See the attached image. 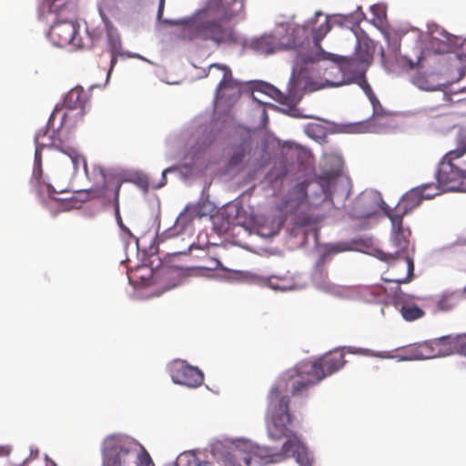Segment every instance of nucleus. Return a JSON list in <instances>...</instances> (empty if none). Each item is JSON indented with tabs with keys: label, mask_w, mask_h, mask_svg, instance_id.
Masks as SVG:
<instances>
[{
	"label": "nucleus",
	"mask_w": 466,
	"mask_h": 466,
	"mask_svg": "<svg viewBox=\"0 0 466 466\" xmlns=\"http://www.w3.org/2000/svg\"><path fill=\"white\" fill-rule=\"evenodd\" d=\"M309 389L295 368L286 370L271 386L267 396L266 418L268 433L272 440L294 434L289 425L292 422L289 411L290 397L307 395Z\"/></svg>",
	"instance_id": "f257e3e1"
},
{
	"label": "nucleus",
	"mask_w": 466,
	"mask_h": 466,
	"mask_svg": "<svg viewBox=\"0 0 466 466\" xmlns=\"http://www.w3.org/2000/svg\"><path fill=\"white\" fill-rule=\"evenodd\" d=\"M163 23L171 26H180L177 35L187 41H212L217 45L236 41L234 31L221 20L209 19L205 13H198L182 19H165Z\"/></svg>",
	"instance_id": "f03ea898"
},
{
	"label": "nucleus",
	"mask_w": 466,
	"mask_h": 466,
	"mask_svg": "<svg viewBox=\"0 0 466 466\" xmlns=\"http://www.w3.org/2000/svg\"><path fill=\"white\" fill-rule=\"evenodd\" d=\"M287 441L283 443L281 449L277 451L272 447H255L252 454L249 455L258 458L262 463H279L289 457H293L299 466H313L315 459L313 454L308 450L297 434H290L286 437Z\"/></svg>",
	"instance_id": "7ed1b4c3"
},
{
	"label": "nucleus",
	"mask_w": 466,
	"mask_h": 466,
	"mask_svg": "<svg viewBox=\"0 0 466 466\" xmlns=\"http://www.w3.org/2000/svg\"><path fill=\"white\" fill-rule=\"evenodd\" d=\"M51 13L57 15V20L51 26L48 37L54 46L58 47L70 46L72 49L82 48L83 42L79 36V25L70 19L60 17L70 11L66 0H53L49 5Z\"/></svg>",
	"instance_id": "20e7f679"
},
{
	"label": "nucleus",
	"mask_w": 466,
	"mask_h": 466,
	"mask_svg": "<svg viewBox=\"0 0 466 466\" xmlns=\"http://www.w3.org/2000/svg\"><path fill=\"white\" fill-rule=\"evenodd\" d=\"M466 153V142L461 141L458 147L449 151L440 163L437 173L439 190L455 191L466 182V162L461 158Z\"/></svg>",
	"instance_id": "39448f33"
},
{
	"label": "nucleus",
	"mask_w": 466,
	"mask_h": 466,
	"mask_svg": "<svg viewBox=\"0 0 466 466\" xmlns=\"http://www.w3.org/2000/svg\"><path fill=\"white\" fill-rule=\"evenodd\" d=\"M345 363L344 352L341 350H334L314 362H302L294 368L302 377L308 388L310 389L327 376L338 371Z\"/></svg>",
	"instance_id": "423d86ee"
},
{
	"label": "nucleus",
	"mask_w": 466,
	"mask_h": 466,
	"mask_svg": "<svg viewBox=\"0 0 466 466\" xmlns=\"http://www.w3.org/2000/svg\"><path fill=\"white\" fill-rule=\"evenodd\" d=\"M391 222L390 242L394 248L393 255L400 258L393 265L394 268L400 264L408 270L406 277L401 276V280H408L414 270V248L410 247L411 231L409 227H404L403 218L396 214L383 212Z\"/></svg>",
	"instance_id": "0eeeda50"
},
{
	"label": "nucleus",
	"mask_w": 466,
	"mask_h": 466,
	"mask_svg": "<svg viewBox=\"0 0 466 466\" xmlns=\"http://www.w3.org/2000/svg\"><path fill=\"white\" fill-rule=\"evenodd\" d=\"M88 179L94 181V187L88 190L78 191L82 200L86 201L91 198H106L107 191L113 189L116 201V212L117 218L121 220L118 209V198L121 187V182L116 180L114 176L107 174L101 166L95 165L89 173Z\"/></svg>",
	"instance_id": "6e6552de"
},
{
	"label": "nucleus",
	"mask_w": 466,
	"mask_h": 466,
	"mask_svg": "<svg viewBox=\"0 0 466 466\" xmlns=\"http://www.w3.org/2000/svg\"><path fill=\"white\" fill-rule=\"evenodd\" d=\"M207 76L219 80L216 89L215 100L231 102L240 95L241 85L233 77L231 69L221 64H211Z\"/></svg>",
	"instance_id": "1a4fd4ad"
},
{
	"label": "nucleus",
	"mask_w": 466,
	"mask_h": 466,
	"mask_svg": "<svg viewBox=\"0 0 466 466\" xmlns=\"http://www.w3.org/2000/svg\"><path fill=\"white\" fill-rule=\"evenodd\" d=\"M135 442L120 434L107 436L103 441L102 466H126L127 458L135 447Z\"/></svg>",
	"instance_id": "9d476101"
},
{
	"label": "nucleus",
	"mask_w": 466,
	"mask_h": 466,
	"mask_svg": "<svg viewBox=\"0 0 466 466\" xmlns=\"http://www.w3.org/2000/svg\"><path fill=\"white\" fill-rule=\"evenodd\" d=\"M440 194L441 191L435 184H423L404 194L394 208L386 206L382 207V210L389 214L399 215L400 218H403L414 208L419 207L423 199H431Z\"/></svg>",
	"instance_id": "9b49d317"
},
{
	"label": "nucleus",
	"mask_w": 466,
	"mask_h": 466,
	"mask_svg": "<svg viewBox=\"0 0 466 466\" xmlns=\"http://www.w3.org/2000/svg\"><path fill=\"white\" fill-rule=\"evenodd\" d=\"M172 380L176 384L190 388L199 387L204 381V374L196 367L188 365L186 361L174 360L168 368Z\"/></svg>",
	"instance_id": "f8f14e48"
},
{
	"label": "nucleus",
	"mask_w": 466,
	"mask_h": 466,
	"mask_svg": "<svg viewBox=\"0 0 466 466\" xmlns=\"http://www.w3.org/2000/svg\"><path fill=\"white\" fill-rule=\"evenodd\" d=\"M331 69L336 70L341 75V79L339 81L326 79L327 86L332 87L351 84L353 82V77H355L357 73H362L365 75L363 64L360 63L352 56L339 57L336 61V66H332Z\"/></svg>",
	"instance_id": "ddd939ff"
},
{
	"label": "nucleus",
	"mask_w": 466,
	"mask_h": 466,
	"mask_svg": "<svg viewBox=\"0 0 466 466\" xmlns=\"http://www.w3.org/2000/svg\"><path fill=\"white\" fill-rule=\"evenodd\" d=\"M31 183L40 198H43L45 195L52 198L55 194H61L67 191V189L65 187H55V186H53L48 179L44 177L42 168V155L39 154V152L35 153L34 170Z\"/></svg>",
	"instance_id": "4468645a"
},
{
	"label": "nucleus",
	"mask_w": 466,
	"mask_h": 466,
	"mask_svg": "<svg viewBox=\"0 0 466 466\" xmlns=\"http://www.w3.org/2000/svg\"><path fill=\"white\" fill-rule=\"evenodd\" d=\"M456 35H451L443 29H436L431 32L429 47L436 54H447L460 45Z\"/></svg>",
	"instance_id": "2eb2a0df"
},
{
	"label": "nucleus",
	"mask_w": 466,
	"mask_h": 466,
	"mask_svg": "<svg viewBox=\"0 0 466 466\" xmlns=\"http://www.w3.org/2000/svg\"><path fill=\"white\" fill-rule=\"evenodd\" d=\"M376 256L377 258L386 262L389 265V272L391 275V278H382V280L385 282H394L397 284H403V283H409L412 280L414 276V270L412 271V274H410V279L408 280H401V276L406 277L409 273L406 268H402V266L400 264L396 268H394V264L397 262V260H400V257L393 255L391 252H385L382 250H376Z\"/></svg>",
	"instance_id": "dca6fc26"
},
{
	"label": "nucleus",
	"mask_w": 466,
	"mask_h": 466,
	"mask_svg": "<svg viewBox=\"0 0 466 466\" xmlns=\"http://www.w3.org/2000/svg\"><path fill=\"white\" fill-rule=\"evenodd\" d=\"M309 206L307 185L304 182L297 184L289 192L283 203L281 210L287 214H295Z\"/></svg>",
	"instance_id": "f3484780"
},
{
	"label": "nucleus",
	"mask_w": 466,
	"mask_h": 466,
	"mask_svg": "<svg viewBox=\"0 0 466 466\" xmlns=\"http://www.w3.org/2000/svg\"><path fill=\"white\" fill-rule=\"evenodd\" d=\"M379 203L373 194H361L355 200L350 211V216L356 219L368 218L373 216Z\"/></svg>",
	"instance_id": "a211bd4d"
},
{
	"label": "nucleus",
	"mask_w": 466,
	"mask_h": 466,
	"mask_svg": "<svg viewBox=\"0 0 466 466\" xmlns=\"http://www.w3.org/2000/svg\"><path fill=\"white\" fill-rule=\"evenodd\" d=\"M462 337H466V334ZM461 338V335L456 337L443 336L433 340L425 341V343L428 344L429 350L432 351V358H438L450 355L457 350Z\"/></svg>",
	"instance_id": "6ab92c4d"
},
{
	"label": "nucleus",
	"mask_w": 466,
	"mask_h": 466,
	"mask_svg": "<svg viewBox=\"0 0 466 466\" xmlns=\"http://www.w3.org/2000/svg\"><path fill=\"white\" fill-rule=\"evenodd\" d=\"M257 147L249 140H245L239 145L233 147V152L228 160L229 167H236L241 164L250 165L253 162V156L257 151Z\"/></svg>",
	"instance_id": "aec40b11"
},
{
	"label": "nucleus",
	"mask_w": 466,
	"mask_h": 466,
	"mask_svg": "<svg viewBox=\"0 0 466 466\" xmlns=\"http://www.w3.org/2000/svg\"><path fill=\"white\" fill-rule=\"evenodd\" d=\"M250 46L255 52L261 55H271L284 49V46L273 35H262L254 39Z\"/></svg>",
	"instance_id": "412c9836"
},
{
	"label": "nucleus",
	"mask_w": 466,
	"mask_h": 466,
	"mask_svg": "<svg viewBox=\"0 0 466 466\" xmlns=\"http://www.w3.org/2000/svg\"><path fill=\"white\" fill-rule=\"evenodd\" d=\"M35 152H39L42 155V150L45 147L54 148L61 152V147H65V144L60 140L53 137L49 134L47 127L41 128L35 136Z\"/></svg>",
	"instance_id": "4be33fe9"
},
{
	"label": "nucleus",
	"mask_w": 466,
	"mask_h": 466,
	"mask_svg": "<svg viewBox=\"0 0 466 466\" xmlns=\"http://www.w3.org/2000/svg\"><path fill=\"white\" fill-rule=\"evenodd\" d=\"M87 102V94L82 87L71 89L64 98V106L68 109L84 110Z\"/></svg>",
	"instance_id": "5701e85b"
},
{
	"label": "nucleus",
	"mask_w": 466,
	"mask_h": 466,
	"mask_svg": "<svg viewBox=\"0 0 466 466\" xmlns=\"http://www.w3.org/2000/svg\"><path fill=\"white\" fill-rule=\"evenodd\" d=\"M193 223L192 217H190L184 209L177 217L174 227L167 229L162 233L161 238L164 239L172 238L184 233L185 230Z\"/></svg>",
	"instance_id": "b1692460"
},
{
	"label": "nucleus",
	"mask_w": 466,
	"mask_h": 466,
	"mask_svg": "<svg viewBox=\"0 0 466 466\" xmlns=\"http://www.w3.org/2000/svg\"><path fill=\"white\" fill-rule=\"evenodd\" d=\"M319 22L318 26H312V36L313 42L316 47H320V41L329 32L331 26L328 16H324L321 13H317L314 20L311 24H317Z\"/></svg>",
	"instance_id": "393cba45"
},
{
	"label": "nucleus",
	"mask_w": 466,
	"mask_h": 466,
	"mask_svg": "<svg viewBox=\"0 0 466 466\" xmlns=\"http://www.w3.org/2000/svg\"><path fill=\"white\" fill-rule=\"evenodd\" d=\"M330 260V257L329 253L322 254L318 261L316 262V265L314 267V270L312 273V278L314 282L319 286H327V288L329 286V283L328 282V272L325 268L326 264Z\"/></svg>",
	"instance_id": "a878e982"
},
{
	"label": "nucleus",
	"mask_w": 466,
	"mask_h": 466,
	"mask_svg": "<svg viewBox=\"0 0 466 466\" xmlns=\"http://www.w3.org/2000/svg\"><path fill=\"white\" fill-rule=\"evenodd\" d=\"M61 153L69 157L74 167L75 173H77L79 167L83 166L86 177H89L86 158L75 147L68 145H65L64 147H61Z\"/></svg>",
	"instance_id": "bb28decb"
},
{
	"label": "nucleus",
	"mask_w": 466,
	"mask_h": 466,
	"mask_svg": "<svg viewBox=\"0 0 466 466\" xmlns=\"http://www.w3.org/2000/svg\"><path fill=\"white\" fill-rule=\"evenodd\" d=\"M461 301V295L457 292H445L436 302L438 310L450 311L456 308Z\"/></svg>",
	"instance_id": "cd10ccee"
},
{
	"label": "nucleus",
	"mask_w": 466,
	"mask_h": 466,
	"mask_svg": "<svg viewBox=\"0 0 466 466\" xmlns=\"http://www.w3.org/2000/svg\"><path fill=\"white\" fill-rule=\"evenodd\" d=\"M353 57L363 65L369 64L373 58L371 45L367 41H358Z\"/></svg>",
	"instance_id": "c85d7f7f"
},
{
	"label": "nucleus",
	"mask_w": 466,
	"mask_h": 466,
	"mask_svg": "<svg viewBox=\"0 0 466 466\" xmlns=\"http://www.w3.org/2000/svg\"><path fill=\"white\" fill-rule=\"evenodd\" d=\"M407 352L410 355V360L432 359V351L429 350V346L425 341L410 346Z\"/></svg>",
	"instance_id": "c756f323"
},
{
	"label": "nucleus",
	"mask_w": 466,
	"mask_h": 466,
	"mask_svg": "<svg viewBox=\"0 0 466 466\" xmlns=\"http://www.w3.org/2000/svg\"><path fill=\"white\" fill-rule=\"evenodd\" d=\"M108 46L110 51V69L109 72L114 68L117 63V57L122 55V44L118 35H108Z\"/></svg>",
	"instance_id": "7c9ffc66"
},
{
	"label": "nucleus",
	"mask_w": 466,
	"mask_h": 466,
	"mask_svg": "<svg viewBox=\"0 0 466 466\" xmlns=\"http://www.w3.org/2000/svg\"><path fill=\"white\" fill-rule=\"evenodd\" d=\"M252 458L250 456H245L243 453L236 450L234 452H228L223 457L224 466H241L239 461H243L247 466H249Z\"/></svg>",
	"instance_id": "2f4dec72"
},
{
	"label": "nucleus",
	"mask_w": 466,
	"mask_h": 466,
	"mask_svg": "<svg viewBox=\"0 0 466 466\" xmlns=\"http://www.w3.org/2000/svg\"><path fill=\"white\" fill-rule=\"evenodd\" d=\"M402 318L407 321H413L424 316V311L415 305H405L400 309Z\"/></svg>",
	"instance_id": "473e14b6"
},
{
	"label": "nucleus",
	"mask_w": 466,
	"mask_h": 466,
	"mask_svg": "<svg viewBox=\"0 0 466 466\" xmlns=\"http://www.w3.org/2000/svg\"><path fill=\"white\" fill-rule=\"evenodd\" d=\"M268 282V286L274 289L286 290L290 289L289 279L286 277L271 276Z\"/></svg>",
	"instance_id": "72a5a7b5"
},
{
	"label": "nucleus",
	"mask_w": 466,
	"mask_h": 466,
	"mask_svg": "<svg viewBox=\"0 0 466 466\" xmlns=\"http://www.w3.org/2000/svg\"><path fill=\"white\" fill-rule=\"evenodd\" d=\"M319 222V219L306 213L296 215L294 223L297 227L304 228L314 226Z\"/></svg>",
	"instance_id": "f704fd0d"
},
{
	"label": "nucleus",
	"mask_w": 466,
	"mask_h": 466,
	"mask_svg": "<svg viewBox=\"0 0 466 466\" xmlns=\"http://www.w3.org/2000/svg\"><path fill=\"white\" fill-rule=\"evenodd\" d=\"M352 83L357 84L363 90L367 96L373 97L372 88L370 86L369 82L367 81L364 74L357 73V75H355V77H353Z\"/></svg>",
	"instance_id": "c9c22d12"
},
{
	"label": "nucleus",
	"mask_w": 466,
	"mask_h": 466,
	"mask_svg": "<svg viewBox=\"0 0 466 466\" xmlns=\"http://www.w3.org/2000/svg\"><path fill=\"white\" fill-rule=\"evenodd\" d=\"M370 11L379 22L382 23L386 19L387 13L383 5H373L370 7Z\"/></svg>",
	"instance_id": "e433bc0d"
},
{
	"label": "nucleus",
	"mask_w": 466,
	"mask_h": 466,
	"mask_svg": "<svg viewBox=\"0 0 466 466\" xmlns=\"http://www.w3.org/2000/svg\"><path fill=\"white\" fill-rule=\"evenodd\" d=\"M185 210L190 217H192L193 221L196 218H201L203 217V213L201 212V206L198 204L187 205L185 208Z\"/></svg>",
	"instance_id": "4c0bfd02"
},
{
	"label": "nucleus",
	"mask_w": 466,
	"mask_h": 466,
	"mask_svg": "<svg viewBox=\"0 0 466 466\" xmlns=\"http://www.w3.org/2000/svg\"><path fill=\"white\" fill-rule=\"evenodd\" d=\"M321 186L326 198H330L335 187L334 179H321Z\"/></svg>",
	"instance_id": "58836bf2"
},
{
	"label": "nucleus",
	"mask_w": 466,
	"mask_h": 466,
	"mask_svg": "<svg viewBox=\"0 0 466 466\" xmlns=\"http://www.w3.org/2000/svg\"><path fill=\"white\" fill-rule=\"evenodd\" d=\"M206 145L204 143H197L196 146H193L188 154H192L193 159H198L200 154L205 150Z\"/></svg>",
	"instance_id": "ea45409f"
},
{
	"label": "nucleus",
	"mask_w": 466,
	"mask_h": 466,
	"mask_svg": "<svg viewBox=\"0 0 466 466\" xmlns=\"http://www.w3.org/2000/svg\"><path fill=\"white\" fill-rule=\"evenodd\" d=\"M141 466H150L153 464L150 455L144 450L138 457Z\"/></svg>",
	"instance_id": "a19ab883"
},
{
	"label": "nucleus",
	"mask_w": 466,
	"mask_h": 466,
	"mask_svg": "<svg viewBox=\"0 0 466 466\" xmlns=\"http://www.w3.org/2000/svg\"><path fill=\"white\" fill-rule=\"evenodd\" d=\"M368 97L373 106V116L380 115L379 109H381V105H380L379 99L376 97L375 94L373 93V97L372 96H368Z\"/></svg>",
	"instance_id": "79ce46f5"
},
{
	"label": "nucleus",
	"mask_w": 466,
	"mask_h": 466,
	"mask_svg": "<svg viewBox=\"0 0 466 466\" xmlns=\"http://www.w3.org/2000/svg\"><path fill=\"white\" fill-rule=\"evenodd\" d=\"M368 97L373 106V116L380 115L379 109H381V105H380L379 99L376 97L375 94L373 93V97L372 96H368Z\"/></svg>",
	"instance_id": "37998d69"
},
{
	"label": "nucleus",
	"mask_w": 466,
	"mask_h": 466,
	"mask_svg": "<svg viewBox=\"0 0 466 466\" xmlns=\"http://www.w3.org/2000/svg\"><path fill=\"white\" fill-rule=\"evenodd\" d=\"M221 265L220 261L216 258H210V263L208 266H200L199 268L201 269H208V270H216L219 268Z\"/></svg>",
	"instance_id": "c03bdc74"
},
{
	"label": "nucleus",
	"mask_w": 466,
	"mask_h": 466,
	"mask_svg": "<svg viewBox=\"0 0 466 466\" xmlns=\"http://www.w3.org/2000/svg\"><path fill=\"white\" fill-rule=\"evenodd\" d=\"M164 6H165V0H159V5H158V10H157V15L158 20H161V18H162L163 12H164Z\"/></svg>",
	"instance_id": "a18cd8bd"
},
{
	"label": "nucleus",
	"mask_w": 466,
	"mask_h": 466,
	"mask_svg": "<svg viewBox=\"0 0 466 466\" xmlns=\"http://www.w3.org/2000/svg\"><path fill=\"white\" fill-rule=\"evenodd\" d=\"M271 88H272V90H273L275 93H277L278 96H279V97L278 98V100H279L280 103H282V104H287V102H286L287 97H286L283 94H281L280 92H279L278 90H276L275 88H273V87H271Z\"/></svg>",
	"instance_id": "49530a36"
},
{
	"label": "nucleus",
	"mask_w": 466,
	"mask_h": 466,
	"mask_svg": "<svg viewBox=\"0 0 466 466\" xmlns=\"http://www.w3.org/2000/svg\"><path fill=\"white\" fill-rule=\"evenodd\" d=\"M319 127L318 125H309L307 127V132L309 135H310L311 132L315 131V129H318Z\"/></svg>",
	"instance_id": "de8ad7c7"
},
{
	"label": "nucleus",
	"mask_w": 466,
	"mask_h": 466,
	"mask_svg": "<svg viewBox=\"0 0 466 466\" xmlns=\"http://www.w3.org/2000/svg\"><path fill=\"white\" fill-rule=\"evenodd\" d=\"M174 169H175V168H173V167H168V168L165 169V170L162 172V177H163V179L165 180L164 184L166 183V180H167V177H166L167 173L171 172V171H172V170H174Z\"/></svg>",
	"instance_id": "09e8293b"
},
{
	"label": "nucleus",
	"mask_w": 466,
	"mask_h": 466,
	"mask_svg": "<svg viewBox=\"0 0 466 466\" xmlns=\"http://www.w3.org/2000/svg\"><path fill=\"white\" fill-rule=\"evenodd\" d=\"M9 453L8 449L5 447H0V456L6 455Z\"/></svg>",
	"instance_id": "8fccbe9b"
},
{
	"label": "nucleus",
	"mask_w": 466,
	"mask_h": 466,
	"mask_svg": "<svg viewBox=\"0 0 466 466\" xmlns=\"http://www.w3.org/2000/svg\"><path fill=\"white\" fill-rule=\"evenodd\" d=\"M198 466H212V464L209 461H199L198 463Z\"/></svg>",
	"instance_id": "3c124183"
},
{
	"label": "nucleus",
	"mask_w": 466,
	"mask_h": 466,
	"mask_svg": "<svg viewBox=\"0 0 466 466\" xmlns=\"http://www.w3.org/2000/svg\"><path fill=\"white\" fill-rule=\"evenodd\" d=\"M186 254H187V251H186V250H181V251L174 252V253H172L171 255H173V256H177V255H186Z\"/></svg>",
	"instance_id": "603ef678"
},
{
	"label": "nucleus",
	"mask_w": 466,
	"mask_h": 466,
	"mask_svg": "<svg viewBox=\"0 0 466 466\" xmlns=\"http://www.w3.org/2000/svg\"><path fill=\"white\" fill-rule=\"evenodd\" d=\"M459 346L461 347V352H464L466 354V344L465 345H460Z\"/></svg>",
	"instance_id": "864d4df0"
},
{
	"label": "nucleus",
	"mask_w": 466,
	"mask_h": 466,
	"mask_svg": "<svg viewBox=\"0 0 466 466\" xmlns=\"http://www.w3.org/2000/svg\"><path fill=\"white\" fill-rule=\"evenodd\" d=\"M195 248L194 243H191V244L187 245V249H188V250H191V249H192V248Z\"/></svg>",
	"instance_id": "5fc2aeb1"
},
{
	"label": "nucleus",
	"mask_w": 466,
	"mask_h": 466,
	"mask_svg": "<svg viewBox=\"0 0 466 466\" xmlns=\"http://www.w3.org/2000/svg\"><path fill=\"white\" fill-rule=\"evenodd\" d=\"M51 466H57L56 463L55 461H51Z\"/></svg>",
	"instance_id": "6e6d98bb"
},
{
	"label": "nucleus",
	"mask_w": 466,
	"mask_h": 466,
	"mask_svg": "<svg viewBox=\"0 0 466 466\" xmlns=\"http://www.w3.org/2000/svg\"><path fill=\"white\" fill-rule=\"evenodd\" d=\"M426 193H432V190L431 189H428V190H426Z\"/></svg>",
	"instance_id": "4d7b16f0"
}]
</instances>
